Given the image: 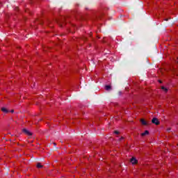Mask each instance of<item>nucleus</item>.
Instances as JSON below:
<instances>
[{"instance_id": "1a4fd4ad", "label": "nucleus", "mask_w": 178, "mask_h": 178, "mask_svg": "<svg viewBox=\"0 0 178 178\" xmlns=\"http://www.w3.org/2000/svg\"><path fill=\"white\" fill-rule=\"evenodd\" d=\"M161 89L163 90L165 92H168V88H165L164 86H162Z\"/></svg>"}, {"instance_id": "6ab92c4d", "label": "nucleus", "mask_w": 178, "mask_h": 178, "mask_svg": "<svg viewBox=\"0 0 178 178\" xmlns=\"http://www.w3.org/2000/svg\"><path fill=\"white\" fill-rule=\"evenodd\" d=\"M84 40H87V38H85Z\"/></svg>"}, {"instance_id": "4468645a", "label": "nucleus", "mask_w": 178, "mask_h": 178, "mask_svg": "<svg viewBox=\"0 0 178 178\" xmlns=\"http://www.w3.org/2000/svg\"><path fill=\"white\" fill-rule=\"evenodd\" d=\"M119 95H122V92H118Z\"/></svg>"}, {"instance_id": "ddd939ff", "label": "nucleus", "mask_w": 178, "mask_h": 178, "mask_svg": "<svg viewBox=\"0 0 178 178\" xmlns=\"http://www.w3.org/2000/svg\"><path fill=\"white\" fill-rule=\"evenodd\" d=\"M10 112L11 113H13V112H15V110H11Z\"/></svg>"}, {"instance_id": "20e7f679", "label": "nucleus", "mask_w": 178, "mask_h": 178, "mask_svg": "<svg viewBox=\"0 0 178 178\" xmlns=\"http://www.w3.org/2000/svg\"><path fill=\"white\" fill-rule=\"evenodd\" d=\"M149 134V131H148V130H146V131H145L144 133L141 134V136H142V137H144L145 136H148Z\"/></svg>"}, {"instance_id": "aec40b11", "label": "nucleus", "mask_w": 178, "mask_h": 178, "mask_svg": "<svg viewBox=\"0 0 178 178\" xmlns=\"http://www.w3.org/2000/svg\"><path fill=\"white\" fill-rule=\"evenodd\" d=\"M177 63H178V58H177Z\"/></svg>"}, {"instance_id": "7ed1b4c3", "label": "nucleus", "mask_w": 178, "mask_h": 178, "mask_svg": "<svg viewBox=\"0 0 178 178\" xmlns=\"http://www.w3.org/2000/svg\"><path fill=\"white\" fill-rule=\"evenodd\" d=\"M138 161L136 159V158L133 157L131 159V163H133V165H136Z\"/></svg>"}, {"instance_id": "9d476101", "label": "nucleus", "mask_w": 178, "mask_h": 178, "mask_svg": "<svg viewBox=\"0 0 178 178\" xmlns=\"http://www.w3.org/2000/svg\"><path fill=\"white\" fill-rule=\"evenodd\" d=\"M65 20H66V18L63 17L62 19L60 21V23H63V22H65Z\"/></svg>"}, {"instance_id": "2eb2a0df", "label": "nucleus", "mask_w": 178, "mask_h": 178, "mask_svg": "<svg viewBox=\"0 0 178 178\" xmlns=\"http://www.w3.org/2000/svg\"><path fill=\"white\" fill-rule=\"evenodd\" d=\"M120 141H122V140H123V137H122L121 138H120Z\"/></svg>"}, {"instance_id": "6e6552de", "label": "nucleus", "mask_w": 178, "mask_h": 178, "mask_svg": "<svg viewBox=\"0 0 178 178\" xmlns=\"http://www.w3.org/2000/svg\"><path fill=\"white\" fill-rule=\"evenodd\" d=\"M36 167L40 169L41 168H42V165H41V163H38V164L36 165Z\"/></svg>"}, {"instance_id": "f8f14e48", "label": "nucleus", "mask_w": 178, "mask_h": 178, "mask_svg": "<svg viewBox=\"0 0 178 178\" xmlns=\"http://www.w3.org/2000/svg\"><path fill=\"white\" fill-rule=\"evenodd\" d=\"M170 130H171V129H170V128H168V129H167V131H170Z\"/></svg>"}, {"instance_id": "9b49d317", "label": "nucleus", "mask_w": 178, "mask_h": 178, "mask_svg": "<svg viewBox=\"0 0 178 178\" xmlns=\"http://www.w3.org/2000/svg\"><path fill=\"white\" fill-rule=\"evenodd\" d=\"M114 133L115 134H119V131H115Z\"/></svg>"}, {"instance_id": "f3484780", "label": "nucleus", "mask_w": 178, "mask_h": 178, "mask_svg": "<svg viewBox=\"0 0 178 178\" xmlns=\"http://www.w3.org/2000/svg\"><path fill=\"white\" fill-rule=\"evenodd\" d=\"M159 81V83H162V81Z\"/></svg>"}, {"instance_id": "0eeeda50", "label": "nucleus", "mask_w": 178, "mask_h": 178, "mask_svg": "<svg viewBox=\"0 0 178 178\" xmlns=\"http://www.w3.org/2000/svg\"><path fill=\"white\" fill-rule=\"evenodd\" d=\"M140 122H141L142 124H143V126H147V124H148L147 123V122H146L145 120H144L143 119H142V120H140Z\"/></svg>"}, {"instance_id": "f257e3e1", "label": "nucleus", "mask_w": 178, "mask_h": 178, "mask_svg": "<svg viewBox=\"0 0 178 178\" xmlns=\"http://www.w3.org/2000/svg\"><path fill=\"white\" fill-rule=\"evenodd\" d=\"M152 123L156 124V126L160 124L159 120L156 118H153L152 120Z\"/></svg>"}, {"instance_id": "39448f33", "label": "nucleus", "mask_w": 178, "mask_h": 178, "mask_svg": "<svg viewBox=\"0 0 178 178\" xmlns=\"http://www.w3.org/2000/svg\"><path fill=\"white\" fill-rule=\"evenodd\" d=\"M1 111L4 113H9V110L6 109V108H4V107L1 108Z\"/></svg>"}, {"instance_id": "f03ea898", "label": "nucleus", "mask_w": 178, "mask_h": 178, "mask_svg": "<svg viewBox=\"0 0 178 178\" xmlns=\"http://www.w3.org/2000/svg\"><path fill=\"white\" fill-rule=\"evenodd\" d=\"M22 131H23V133H24L27 136H33V134L31 132H30L29 130H27L26 129H24L22 130Z\"/></svg>"}, {"instance_id": "a211bd4d", "label": "nucleus", "mask_w": 178, "mask_h": 178, "mask_svg": "<svg viewBox=\"0 0 178 178\" xmlns=\"http://www.w3.org/2000/svg\"><path fill=\"white\" fill-rule=\"evenodd\" d=\"M54 145H56V143H54Z\"/></svg>"}, {"instance_id": "dca6fc26", "label": "nucleus", "mask_w": 178, "mask_h": 178, "mask_svg": "<svg viewBox=\"0 0 178 178\" xmlns=\"http://www.w3.org/2000/svg\"><path fill=\"white\" fill-rule=\"evenodd\" d=\"M165 22H168V20H169L168 19H165Z\"/></svg>"}, {"instance_id": "423d86ee", "label": "nucleus", "mask_w": 178, "mask_h": 178, "mask_svg": "<svg viewBox=\"0 0 178 178\" xmlns=\"http://www.w3.org/2000/svg\"><path fill=\"white\" fill-rule=\"evenodd\" d=\"M112 89V87L109 85H107L105 86V90H106V91H110V90Z\"/></svg>"}]
</instances>
